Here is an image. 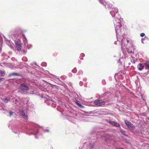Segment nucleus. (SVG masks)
<instances>
[{
  "instance_id": "obj_25",
  "label": "nucleus",
  "mask_w": 149,
  "mask_h": 149,
  "mask_svg": "<svg viewBox=\"0 0 149 149\" xmlns=\"http://www.w3.org/2000/svg\"><path fill=\"white\" fill-rule=\"evenodd\" d=\"M2 79V78H0V80L1 79Z\"/></svg>"
},
{
  "instance_id": "obj_15",
  "label": "nucleus",
  "mask_w": 149,
  "mask_h": 149,
  "mask_svg": "<svg viewBox=\"0 0 149 149\" xmlns=\"http://www.w3.org/2000/svg\"><path fill=\"white\" fill-rule=\"evenodd\" d=\"M145 67L149 69V62H147L145 63Z\"/></svg>"
},
{
  "instance_id": "obj_13",
  "label": "nucleus",
  "mask_w": 149,
  "mask_h": 149,
  "mask_svg": "<svg viewBox=\"0 0 149 149\" xmlns=\"http://www.w3.org/2000/svg\"><path fill=\"white\" fill-rule=\"evenodd\" d=\"M112 10L114 12V13H117L118 12V10L116 8H113Z\"/></svg>"
},
{
  "instance_id": "obj_19",
  "label": "nucleus",
  "mask_w": 149,
  "mask_h": 149,
  "mask_svg": "<svg viewBox=\"0 0 149 149\" xmlns=\"http://www.w3.org/2000/svg\"><path fill=\"white\" fill-rule=\"evenodd\" d=\"M144 38H142L141 39V41L143 43H144Z\"/></svg>"
},
{
  "instance_id": "obj_23",
  "label": "nucleus",
  "mask_w": 149,
  "mask_h": 149,
  "mask_svg": "<svg viewBox=\"0 0 149 149\" xmlns=\"http://www.w3.org/2000/svg\"><path fill=\"white\" fill-rule=\"evenodd\" d=\"M127 43H129L130 42V40H127Z\"/></svg>"
},
{
  "instance_id": "obj_16",
  "label": "nucleus",
  "mask_w": 149,
  "mask_h": 149,
  "mask_svg": "<svg viewBox=\"0 0 149 149\" xmlns=\"http://www.w3.org/2000/svg\"><path fill=\"white\" fill-rule=\"evenodd\" d=\"M72 72L74 73H76L77 72V70L76 68H74L72 70Z\"/></svg>"
},
{
  "instance_id": "obj_24",
  "label": "nucleus",
  "mask_w": 149,
  "mask_h": 149,
  "mask_svg": "<svg viewBox=\"0 0 149 149\" xmlns=\"http://www.w3.org/2000/svg\"><path fill=\"white\" fill-rule=\"evenodd\" d=\"M17 102V100H15V103H16Z\"/></svg>"
},
{
  "instance_id": "obj_18",
  "label": "nucleus",
  "mask_w": 149,
  "mask_h": 149,
  "mask_svg": "<svg viewBox=\"0 0 149 149\" xmlns=\"http://www.w3.org/2000/svg\"><path fill=\"white\" fill-rule=\"evenodd\" d=\"M100 3H102V4H104V1L103 0H99Z\"/></svg>"
},
{
  "instance_id": "obj_2",
  "label": "nucleus",
  "mask_w": 149,
  "mask_h": 149,
  "mask_svg": "<svg viewBox=\"0 0 149 149\" xmlns=\"http://www.w3.org/2000/svg\"><path fill=\"white\" fill-rule=\"evenodd\" d=\"M94 104L97 106H99L104 105L105 104V102L101 100H96L94 101Z\"/></svg>"
},
{
  "instance_id": "obj_9",
  "label": "nucleus",
  "mask_w": 149,
  "mask_h": 149,
  "mask_svg": "<svg viewBox=\"0 0 149 149\" xmlns=\"http://www.w3.org/2000/svg\"><path fill=\"white\" fill-rule=\"evenodd\" d=\"M144 66L143 65V64L141 63H140L139 64V67H138V69L139 70H142L144 68Z\"/></svg>"
},
{
  "instance_id": "obj_4",
  "label": "nucleus",
  "mask_w": 149,
  "mask_h": 149,
  "mask_svg": "<svg viewBox=\"0 0 149 149\" xmlns=\"http://www.w3.org/2000/svg\"><path fill=\"white\" fill-rule=\"evenodd\" d=\"M125 123L129 127L133 129L134 128V125L130 122L128 120H125Z\"/></svg>"
},
{
  "instance_id": "obj_20",
  "label": "nucleus",
  "mask_w": 149,
  "mask_h": 149,
  "mask_svg": "<svg viewBox=\"0 0 149 149\" xmlns=\"http://www.w3.org/2000/svg\"><path fill=\"white\" fill-rule=\"evenodd\" d=\"M141 99L142 100H145V99H144V97L143 95H141Z\"/></svg>"
},
{
  "instance_id": "obj_17",
  "label": "nucleus",
  "mask_w": 149,
  "mask_h": 149,
  "mask_svg": "<svg viewBox=\"0 0 149 149\" xmlns=\"http://www.w3.org/2000/svg\"><path fill=\"white\" fill-rule=\"evenodd\" d=\"M145 35V34L144 33H142L140 34V36H141L143 37Z\"/></svg>"
},
{
  "instance_id": "obj_3",
  "label": "nucleus",
  "mask_w": 149,
  "mask_h": 149,
  "mask_svg": "<svg viewBox=\"0 0 149 149\" xmlns=\"http://www.w3.org/2000/svg\"><path fill=\"white\" fill-rule=\"evenodd\" d=\"M19 88L21 90L23 91H27L29 90V87L26 86L24 83L21 84Z\"/></svg>"
},
{
  "instance_id": "obj_8",
  "label": "nucleus",
  "mask_w": 149,
  "mask_h": 149,
  "mask_svg": "<svg viewBox=\"0 0 149 149\" xmlns=\"http://www.w3.org/2000/svg\"><path fill=\"white\" fill-rule=\"evenodd\" d=\"M10 98H3L2 99V100L3 101V102L6 103H7L8 101H10Z\"/></svg>"
},
{
  "instance_id": "obj_6",
  "label": "nucleus",
  "mask_w": 149,
  "mask_h": 149,
  "mask_svg": "<svg viewBox=\"0 0 149 149\" xmlns=\"http://www.w3.org/2000/svg\"><path fill=\"white\" fill-rule=\"evenodd\" d=\"M109 123L110 124L114 125L115 127H120V125L116 122L113 121H110L109 122Z\"/></svg>"
},
{
  "instance_id": "obj_12",
  "label": "nucleus",
  "mask_w": 149,
  "mask_h": 149,
  "mask_svg": "<svg viewBox=\"0 0 149 149\" xmlns=\"http://www.w3.org/2000/svg\"><path fill=\"white\" fill-rule=\"evenodd\" d=\"M76 103L79 107L81 108L83 107V106L81 105L80 103H79V101H76Z\"/></svg>"
},
{
  "instance_id": "obj_1",
  "label": "nucleus",
  "mask_w": 149,
  "mask_h": 149,
  "mask_svg": "<svg viewBox=\"0 0 149 149\" xmlns=\"http://www.w3.org/2000/svg\"><path fill=\"white\" fill-rule=\"evenodd\" d=\"M130 47L129 46L128 47L126 48V50L127 52L128 53H134V51L135 50V46L134 45L133 42H130Z\"/></svg>"
},
{
  "instance_id": "obj_7",
  "label": "nucleus",
  "mask_w": 149,
  "mask_h": 149,
  "mask_svg": "<svg viewBox=\"0 0 149 149\" xmlns=\"http://www.w3.org/2000/svg\"><path fill=\"white\" fill-rule=\"evenodd\" d=\"M22 47V46L19 43L16 44V48L18 51L20 50Z\"/></svg>"
},
{
  "instance_id": "obj_14",
  "label": "nucleus",
  "mask_w": 149,
  "mask_h": 149,
  "mask_svg": "<svg viewBox=\"0 0 149 149\" xmlns=\"http://www.w3.org/2000/svg\"><path fill=\"white\" fill-rule=\"evenodd\" d=\"M85 56V55L83 53H81L80 55V58L81 60H83V57H84Z\"/></svg>"
},
{
  "instance_id": "obj_10",
  "label": "nucleus",
  "mask_w": 149,
  "mask_h": 149,
  "mask_svg": "<svg viewBox=\"0 0 149 149\" xmlns=\"http://www.w3.org/2000/svg\"><path fill=\"white\" fill-rule=\"evenodd\" d=\"M10 76H18L19 75V74L16 73H12L10 74Z\"/></svg>"
},
{
  "instance_id": "obj_22",
  "label": "nucleus",
  "mask_w": 149,
  "mask_h": 149,
  "mask_svg": "<svg viewBox=\"0 0 149 149\" xmlns=\"http://www.w3.org/2000/svg\"><path fill=\"white\" fill-rule=\"evenodd\" d=\"M22 36H23V37L25 39H26V37H25V36L24 35V34L22 33Z\"/></svg>"
},
{
  "instance_id": "obj_5",
  "label": "nucleus",
  "mask_w": 149,
  "mask_h": 149,
  "mask_svg": "<svg viewBox=\"0 0 149 149\" xmlns=\"http://www.w3.org/2000/svg\"><path fill=\"white\" fill-rule=\"evenodd\" d=\"M20 112L23 117V118L26 119L27 120L28 119V116L25 114V112L24 111H20Z\"/></svg>"
},
{
  "instance_id": "obj_21",
  "label": "nucleus",
  "mask_w": 149,
  "mask_h": 149,
  "mask_svg": "<svg viewBox=\"0 0 149 149\" xmlns=\"http://www.w3.org/2000/svg\"><path fill=\"white\" fill-rule=\"evenodd\" d=\"M13 114V112H9V114L10 116H11Z\"/></svg>"
},
{
  "instance_id": "obj_11",
  "label": "nucleus",
  "mask_w": 149,
  "mask_h": 149,
  "mask_svg": "<svg viewBox=\"0 0 149 149\" xmlns=\"http://www.w3.org/2000/svg\"><path fill=\"white\" fill-rule=\"evenodd\" d=\"M5 72L4 71H0V74L3 77L5 76Z\"/></svg>"
}]
</instances>
